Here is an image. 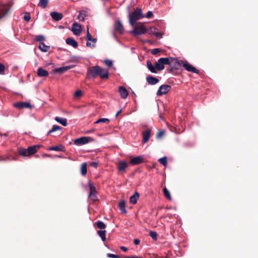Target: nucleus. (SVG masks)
Segmentation results:
<instances>
[{
	"instance_id": "dca6fc26",
	"label": "nucleus",
	"mask_w": 258,
	"mask_h": 258,
	"mask_svg": "<svg viewBox=\"0 0 258 258\" xmlns=\"http://www.w3.org/2000/svg\"><path fill=\"white\" fill-rule=\"evenodd\" d=\"M148 33L150 35H155L157 38H161L162 37L161 33L158 32V29L155 27H152L148 30Z\"/></svg>"
},
{
	"instance_id": "1a4fd4ad",
	"label": "nucleus",
	"mask_w": 258,
	"mask_h": 258,
	"mask_svg": "<svg viewBox=\"0 0 258 258\" xmlns=\"http://www.w3.org/2000/svg\"><path fill=\"white\" fill-rule=\"evenodd\" d=\"M118 172L121 174H124L126 172V169L128 166V164L125 161L120 160L117 164Z\"/></svg>"
},
{
	"instance_id": "39448f33",
	"label": "nucleus",
	"mask_w": 258,
	"mask_h": 258,
	"mask_svg": "<svg viewBox=\"0 0 258 258\" xmlns=\"http://www.w3.org/2000/svg\"><path fill=\"white\" fill-rule=\"evenodd\" d=\"M87 184L90 190L89 198L93 202L96 201L98 200V198L96 195L97 191L95 185L91 180L88 181Z\"/></svg>"
},
{
	"instance_id": "7c9ffc66",
	"label": "nucleus",
	"mask_w": 258,
	"mask_h": 258,
	"mask_svg": "<svg viewBox=\"0 0 258 258\" xmlns=\"http://www.w3.org/2000/svg\"><path fill=\"white\" fill-rule=\"evenodd\" d=\"M87 172V164L86 162L83 163L81 166V173L82 175H85Z\"/></svg>"
},
{
	"instance_id": "2eb2a0df",
	"label": "nucleus",
	"mask_w": 258,
	"mask_h": 258,
	"mask_svg": "<svg viewBox=\"0 0 258 258\" xmlns=\"http://www.w3.org/2000/svg\"><path fill=\"white\" fill-rule=\"evenodd\" d=\"M151 129H148L142 132L143 140L142 142L144 144L147 143L151 137Z\"/></svg>"
},
{
	"instance_id": "473e14b6",
	"label": "nucleus",
	"mask_w": 258,
	"mask_h": 258,
	"mask_svg": "<svg viewBox=\"0 0 258 258\" xmlns=\"http://www.w3.org/2000/svg\"><path fill=\"white\" fill-rule=\"evenodd\" d=\"M48 4V0H40L38 6L44 9L45 8Z\"/></svg>"
},
{
	"instance_id": "423d86ee",
	"label": "nucleus",
	"mask_w": 258,
	"mask_h": 258,
	"mask_svg": "<svg viewBox=\"0 0 258 258\" xmlns=\"http://www.w3.org/2000/svg\"><path fill=\"white\" fill-rule=\"evenodd\" d=\"M169 61L168 57H162L159 58L155 63V67L158 71H162L164 69V64H168Z\"/></svg>"
},
{
	"instance_id": "9b49d317",
	"label": "nucleus",
	"mask_w": 258,
	"mask_h": 258,
	"mask_svg": "<svg viewBox=\"0 0 258 258\" xmlns=\"http://www.w3.org/2000/svg\"><path fill=\"white\" fill-rule=\"evenodd\" d=\"M171 89V86L168 85H162L158 89L157 92V96H162L167 93Z\"/></svg>"
},
{
	"instance_id": "c85d7f7f",
	"label": "nucleus",
	"mask_w": 258,
	"mask_h": 258,
	"mask_svg": "<svg viewBox=\"0 0 258 258\" xmlns=\"http://www.w3.org/2000/svg\"><path fill=\"white\" fill-rule=\"evenodd\" d=\"M125 202L124 201H121L118 203L119 209H120L122 213L124 214L126 213V210H125Z\"/></svg>"
},
{
	"instance_id": "ea45409f",
	"label": "nucleus",
	"mask_w": 258,
	"mask_h": 258,
	"mask_svg": "<svg viewBox=\"0 0 258 258\" xmlns=\"http://www.w3.org/2000/svg\"><path fill=\"white\" fill-rule=\"evenodd\" d=\"M163 193H164L165 197L167 199H169V200L171 199V196H170V192H169V190L166 187H165L163 189Z\"/></svg>"
},
{
	"instance_id": "f704fd0d",
	"label": "nucleus",
	"mask_w": 258,
	"mask_h": 258,
	"mask_svg": "<svg viewBox=\"0 0 258 258\" xmlns=\"http://www.w3.org/2000/svg\"><path fill=\"white\" fill-rule=\"evenodd\" d=\"M87 16L86 12L84 11H80L78 16V18L81 21H84L85 17Z\"/></svg>"
},
{
	"instance_id": "4468645a",
	"label": "nucleus",
	"mask_w": 258,
	"mask_h": 258,
	"mask_svg": "<svg viewBox=\"0 0 258 258\" xmlns=\"http://www.w3.org/2000/svg\"><path fill=\"white\" fill-rule=\"evenodd\" d=\"M74 67V65H70L67 66L61 67L57 68H55L53 70L55 73L62 74L67 71L69 69L73 68Z\"/></svg>"
},
{
	"instance_id": "de8ad7c7",
	"label": "nucleus",
	"mask_w": 258,
	"mask_h": 258,
	"mask_svg": "<svg viewBox=\"0 0 258 258\" xmlns=\"http://www.w3.org/2000/svg\"><path fill=\"white\" fill-rule=\"evenodd\" d=\"M105 64L108 67H111L112 66V62L110 60H105Z\"/></svg>"
},
{
	"instance_id": "6e6d98bb",
	"label": "nucleus",
	"mask_w": 258,
	"mask_h": 258,
	"mask_svg": "<svg viewBox=\"0 0 258 258\" xmlns=\"http://www.w3.org/2000/svg\"><path fill=\"white\" fill-rule=\"evenodd\" d=\"M125 258H143V257L138 256H132L125 257Z\"/></svg>"
},
{
	"instance_id": "0eeeda50",
	"label": "nucleus",
	"mask_w": 258,
	"mask_h": 258,
	"mask_svg": "<svg viewBox=\"0 0 258 258\" xmlns=\"http://www.w3.org/2000/svg\"><path fill=\"white\" fill-rule=\"evenodd\" d=\"M181 63L183 67L188 72H192L193 73H195L198 74L199 73V71L196 69L195 67L192 66L189 63H188L187 61L181 60Z\"/></svg>"
},
{
	"instance_id": "2f4dec72",
	"label": "nucleus",
	"mask_w": 258,
	"mask_h": 258,
	"mask_svg": "<svg viewBox=\"0 0 258 258\" xmlns=\"http://www.w3.org/2000/svg\"><path fill=\"white\" fill-rule=\"evenodd\" d=\"M8 12V10L5 6H3L0 9V19L4 17Z\"/></svg>"
},
{
	"instance_id": "9d476101",
	"label": "nucleus",
	"mask_w": 258,
	"mask_h": 258,
	"mask_svg": "<svg viewBox=\"0 0 258 258\" xmlns=\"http://www.w3.org/2000/svg\"><path fill=\"white\" fill-rule=\"evenodd\" d=\"M168 65L171 68L174 69H178L180 66H182L181 61L179 62L177 59L173 57H168Z\"/></svg>"
},
{
	"instance_id": "864d4df0",
	"label": "nucleus",
	"mask_w": 258,
	"mask_h": 258,
	"mask_svg": "<svg viewBox=\"0 0 258 258\" xmlns=\"http://www.w3.org/2000/svg\"><path fill=\"white\" fill-rule=\"evenodd\" d=\"M134 242L136 245H138L140 243V240L138 239H135L134 240Z\"/></svg>"
},
{
	"instance_id": "603ef678",
	"label": "nucleus",
	"mask_w": 258,
	"mask_h": 258,
	"mask_svg": "<svg viewBox=\"0 0 258 258\" xmlns=\"http://www.w3.org/2000/svg\"><path fill=\"white\" fill-rule=\"evenodd\" d=\"M164 134V132L162 131H160L157 135V138H160V137H161L163 134Z\"/></svg>"
},
{
	"instance_id": "a211bd4d",
	"label": "nucleus",
	"mask_w": 258,
	"mask_h": 258,
	"mask_svg": "<svg viewBox=\"0 0 258 258\" xmlns=\"http://www.w3.org/2000/svg\"><path fill=\"white\" fill-rule=\"evenodd\" d=\"M144 161V158L141 156H138L131 159L130 161L132 165H138Z\"/></svg>"
},
{
	"instance_id": "20e7f679",
	"label": "nucleus",
	"mask_w": 258,
	"mask_h": 258,
	"mask_svg": "<svg viewBox=\"0 0 258 258\" xmlns=\"http://www.w3.org/2000/svg\"><path fill=\"white\" fill-rule=\"evenodd\" d=\"M147 31V29L143 24H139L135 26L134 30L130 31V33L135 36H139L144 34Z\"/></svg>"
},
{
	"instance_id": "4c0bfd02",
	"label": "nucleus",
	"mask_w": 258,
	"mask_h": 258,
	"mask_svg": "<svg viewBox=\"0 0 258 258\" xmlns=\"http://www.w3.org/2000/svg\"><path fill=\"white\" fill-rule=\"evenodd\" d=\"M61 127L57 125H53L52 128L48 132V135H50L51 133L54 132L57 130H60Z\"/></svg>"
},
{
	"instance_id": "72a5a7b5",
	"label": "nucleus",
	"mask_w": 258,
	"mask_h": 258,
	"mask_svg": "<svg viewBox=\"0 0 258 258\" xmlns=\"http://www.w3.org/2000/svg\"><path fill=\"white\" fill-rule=\"evenodd\" d=\"M99 236L101 238L103 241H105L106 240V231L105 230H99L97 232Z\"/></svg>"
},
{
	"instance_id": "bf43d9fd",
	"label": "nucleus",
	"mask_w": 258,
	"mask_h": 258,
	"mask_svg": "<svg viewBox=\"0 0 258 258\" xmlns=\"http://www.w3.org/2000/svg\"><path fill=\"white\" fill-rule=\"evenodd\" d=\"M4 136H7V135L6 134H4Z\"/></svg>"
},
{
	"instance_id": "3c124183",
	"label": "nucleus",
	"mask_w": 258,
	"mask_h": 258,
	"mask_svg": "<svg viewBox=\"0 0 258 258\" xmlns=\"http://www.w3.org/2000/svg\"><path fill=\"white\" fill-rule=\"evenodd\" d=\"M90 166L94 168H97L98 167V163L96 162H92L90 164Z\"/></svg>"
},
{
	"instance_id": "5701e85b",
	"label": "nucleus",
	"mask_w": 258,
	"mask_h": 258,
	"mask_svg": "<svg viewBox=\"0 0 258 258\" xmlns=\"http://www.w3.org/2000/svg\"><path fill=\"white\" fill-rule=\"evenodd\" d=\"M37 74L39 77H47L49 75L48 72L46 70L41 67L38 69Z\"/></svg>"
},
{
	"instance_id": "09e8293b",
	"label": "nucleus",
	"mask_w": 258,
	"mask_h": 258,
	"mask_svg": "<svg viewBox=\"0 0 258 258\" xmlns=\"http://www.w3.org/2000/svg\"><path fill=\"white\" fill-rule=\"evenodd\" d=\"M160 52L159 48H155L152 50V54L155 55Z\"/></svg>"
},
{
	"instance_id": "bb28decb",
	"label": "nucleus",
	"mask_w": 258,
	"mask_h": 258,
	"mask_svg": "<svg viewBox=\"0 0 258 258\" xmlns=\"http://www.w3.org/2000/svg\"><path fill=\"white\" fill-rule=\"evenodd\" d=\"M139 198V194L135 192V194L131 197L130 199V202L131 204H135L137 203V201Z\"/></svg>"
},
{
	"instance_id": "e433bc0d",
	"label": "nucleus",
	"mask_w": 258,
	"mask_h": 258,
	"mask_svg": "<svg viewBox=\"0 0 258 258\" xmlns=\"http://www.w3.org/2000/svg\"><path fill=\"white\" fill-rule=\"evenodd\" d=\"M101 122L108 123L109 122V119L106 118H99L95 122V123L97 124Z\"/></svg>"
},
{
	"instance_id": "6e6552de",
	"label": "nucleus",
	"mask_w": 258,
	"mask_h": 258,
	"mask_svg": "<svg viewBox=\"0 0 258 258\" xmlns=\"http://www.w3.org/2000/svg\"><path fill=\"white\" fill-rule=\"evenodd\" d=\"M86 40L87 41L86 46L89 47L93 48L95 46L97 41L96 38H93L89 33V29H87V36Z\"/></svg>"
},
{
	"instance_id": "a18cd8bd",
	"label": "nucleus",
	"mask_w": 258,
	"mask_h": 258,
	"mask_svg": "<svg viewBox=\"0 0 258 258\" xmlns=\"http://www.w3.org/2000/svg\"><path fill=\"white\" fill-rule=\"evenodd\" d=\"M107 257L110 258H118V256L112 253H108L107 254Z\"/></svg>"
},
{
	"instance_id": "4d7b16f0",
	"label": "nucleus",
	"mask_w": 258,
	"mask_h": 258,
	"mask_svg": "<svg viewBox=\"0 0 258 258\" xmlns=\"http://www.w3.org/2000/svg\"><path fill=\"white\" fill-rule=\"evenodd\" d=\"M121 110L120 109V110H119L118 111H117V113H116V114H115V117H116V118L118 117V115H119V113L121 112Z\"/></svg>"
},
{
	"instance_id": "b1692460",
	"label": "nucleus",
	"mask_w": 258,
	"mask_h": 258,
	"mask_svg": "<svg viewBox=\"0 0 258 258\" xmlns=\"http://www.w3.org/2000/svg\"><path fill=\"white\" fill-rule=\"evenodd\" d=\"M66 43L67 44L72 46L74 48H77L78 47L77 42L72 38H68L66 39Z\"/></svg>"
},
{
	"instance_id": "5fc2aeb1",
	"label": "nucleus",
	"mask_w": 258,
	"mask_h": 258,
	"mask_svg": "<svg viewBox=\"0 0 258 258\" xmlns=\"http://www.w3.org/2000/svg\"><path fill=\"white\" fill-rule=\"evenodd\" d=\"M120 248L123 250V251H126L127 250V248L124 246H120Z\"/></svg>"
},
{
	"instance_id": "49530a36",
	"label": "nucleus",
	"mask_w": 258,
	"mask_h": 258,
	"mask_svg": "<svg viewBox=\"0 0 258 258\" xmlns=\"http://www.w3.org/2000/svg\"><path fill=\"white\" fill-rule=\"evenodd\" d=\"M153 16V14L151 11H148L146 14V17L148 18H151Z\"/></svg>"
},
{
	"instance_id": "c756f323",
	"label": "nucleus",
	"mask_w": 258,
	"mask_h": 258,
	"mask_svg": "<svg viewBox=\"0 0 258 258\" xmlns=\"http://www.w3.org/2000/svg\"><path fill=\"white\" fill-rule=\"evenodd\" d=\"M39 48L42 52H47L50 48L49 46L45 45L43 42H40L39 45Z\"/></svg>"
},
{
	"instance_id": "6ab92c4d",
	"label": "nucleus",
	"mask_w": 258,
	"mask_h": 258,
	"mask_svg": "<svg viewBox=\"0 0 258 258\" xmlns=\"http://www.w3.org/2000/svg\"><path fill=\"white\" fill-rule=\"evenodd\" d=\"M118 92L121 98L122 99H125L128 96V92L123 86H120L119 87Z\"/></svg>"
},
{
	"instance_id": "8fccbe9b",
	"label": "nucleus",
	"mask_w": 258,
	"mask_h": 258,
	"mask_svg": "<svg viewBox=\"0 0 258 258\" xmlns=\"http://www.w3.org/2000/svg\"><path fill=\"white\" fill-rule=\"evenodd\" d=\"M5 69V66L3 64L0 63V74L3 73L4 72Z\"/></svg>"
},
{
	"instance_id": "7ed1b4c3",
	"label": "nucleus",
	"mask_w": 258,
	"mask_h": 258,
	"mask_svg": "<svg viewBox=\"0 0 258 258\" xmlns=\"http://www.w3.org/2000/svg\"><path fill=\"white\" fill-rule=\"evenodd\" d=\"M39 146L37 145L30 146L27 149L19 148L18 149L19 154L24 157L29 156L35 154L37 151Z\"/></svg>"
},
{
	"instance_id": "f3484780",
	"label": "nucleus",
	"mask_w": 258,
	"mask_h": 258,
	"mask_svg": "<svg viewBox=\"0 0 258 258\" xmlns=\"http://www.w3.org/2000/svg\"><path fill=\"white\" fill-rule=\"evenodd\" d=\"M72 30L75 35H79L82 31L81 26L76 22L72 25Z\"/></svg>"
},
{
	"instance_id": "f257e3e1",
	"label": "nucleus",
	"mask_w": 258,
	"mask_h": 258,
	"mask_svg": "<svg viewBox=\"0 0 258 258\" xmlns=\"http://www.w3.org/2000/svg\"><path fill=\"white\" fill-rule=\"evenodd\" d=\"M98 76H99L102 79L108 78V72L103 70L98 66L90 67L88 69L87 73L88 78H95Z\"/></svg>"
},
{
	"instance_id": "393cba45",
	"label": "nucleus",
	"mask_w": 258,
	"mask_h": 258,
	"mask_svg": "<svg viewBox=\"0 0 258 258\" xmlns=\"http://www.w3.org/2000/svg\"><path fill=\"white\" fill-rule=\"evenodd\" d=\"M48 150L50 151H63L64 150V147L62 145L60 144L57 146L50 147Z\"/></svg>"
},
{
	"instance_id": "a878e982",
	"label": "nucleus",
	"mask_w": 258,
	"mask_h": 258,
	"mask_svg": "<svg viewBox=\"0 0 258 258\" xmlns=\"http://www.w3.org/2000/svg\"><path fill=\"white\" fill-rule=\"evenodd\" d=\"M54 119L56 121L59 123L64 126H66L67 124V119L65 118L56 116L54 118Z\"/></svg>"
},
{
	"instance_id": "58836bf2",
	"label": "nucleus",
	"mask_w": 258,
	"mask_h": 258,
	"mask_svg": "<svg viewBox=\"0 0 258 258\" xmlns=\"http://www.w3.org/2000/svg\"><path fill=\"white\" fill-rule=\"evenodd\" d=\"M159 162L164 166H166L167 164V161L166 157H163L159 159Z\"/></svg>"
},
{
	"instance_id": "4be33fe9",
	"label": "nucleus",
	"mask_w": 258,
	"mask_h": 258,
	"mask_svg": "<svg viewBox=\"0 0 258 258\" xmlns=\"http://www.w3.org/2000/svg\"><path fill=\"white\" fill-rule=\"evenodd\" d=\"M147 81L149 84L154 85L159 82V80L152 76H149L147 77Z\"/></svg>"
},
{
	"instance_id": "13d9d810",
	"label": "nucleus",
	"mask_w": 258,
	"mask_h": 258,
	"mask_svg": "<svg viewBox=\"0 0 258 258\" xmlns=\"http://www.w3.org/2000/svg\"><path fill=\"white\" fill-rule=\"evenodd\" d=\"M3 160V159L2 158L0 157V161Z\"/></svg>"
},
{
	"instance_id": "cd10ccee",
	"label": "nucleus",
	"mask_w": 258,
	"mask_h": 258,
	"mask_svg": "<svg viewBox=\"0 0 258 258\" xmlns=\"http://www.w3.org/2000/svg\"><path fill=\"white\" fill-rule=\"evenodd\" d=\"M147 67L149 71L153 73H157L156 68L154 67L150 60H148L147 61Z\"/></svg>"
},
{
	"instance_id": "37998d69",
	"label": "nucleus",
	"mask_w": 258,
	"mask_h": 258,
	"mask_svg": "<svg viewBox=\"0 0 258 258\" xmlns=\"http://www.w3.org/2000/svg\"><path fill=\"white\" fill-rule=\"evenodd\" d=\"M44 39L45 38L43 35H38L35 38V40L39 42L43 41Z\"/></svg>"
},
{
	"instance_id": "f8f14e48",
	"label": "nucleus",
	"mask_w": 258,
	"mask_h": 258,
	"mask_svg": "<svg viewBox=\"0 0 258 258\" xmlns=\"http://www.w3.org/2000/svg\"><path fill=\"white\" fill-rule=\"evenodd\" d=\"M89 142V138L86 137H83L75 139L74 141V143L76 145L81 146L85 145Z\"/></svg>"
},
{
	"instance_id": "a19ab883",
	"label": "nucleus",
	"mask_w": 258,
	"mask_h": 258,
	"mask_svg": "<svg viewBox=\"0 0 258 258\" xmlns=\"http://www.w3.org/2000/svg\"><path fill=\"white\" fill-rule=\"evenodd\" d=\"M149 235L154 239L157 240V234L155 231H151L149 233Z\"/></svg>"
},
{
	"instance_id": "79ce46f5",
	"label": "nucleus",
	"mask_w": 258,
	"mask_h": 258,
	"mask_svg": "<svg viewBox=\"0 0 258 258\" xmlns=\"http://www.w3.org/2000/svg\"><path fill=\"white\" fill-rule=\"evenodd\" d=\"M82 92L80 90H78L76 91L74 94V96L75 98H79L82 96Z\"/></svg>"
},
{
	"instance_id": "f03ea898",
	"label": "nucleus",
	"mask_w": 258,
	"mask_h": 258,
	"mask_svg": "<svg viewBox=\"0 0 258 258\" xmlns=\"http://www.w3.org/2000/svg\"><path fill=\"white\" fill-rule=\"evenodd\" d=\"M144 17L142 10L140 9H136L132 13L129 14L130 23L134 26L136 21Z\"/></svg>"
},
{
	"instance_id": "ddd939ff",
	"label": "nucleus",
	"mask_w": 258,
	"mask_h": 258,
	"mask_svg": "<svg viewBox=\"0 0 258 258\" xmlns=\"http://www.w3.org/2000/svg\"><path fill=\"white\" fill-rule=\"evenodd\" d=\"M13 106L19 109L24 108H30L31 107V105L30 103L27 102H18L14 103Z\"/></svg>"
},
{
	"instance_id": "aec40b11",
	"label": "nucleus",
	"mask_w": 258,
	"mask_h": 258,
	"mask_svg": "<svg viewBox=\"0 0 258 258\" xmlns=\"http://www.w3.org/2000/svg\"><path fill=\"white\" fill-rule=\"evenodd\" d=\"M114 29L116 31L120 33H122L123 32L124 29L123 25L119 20H117L115 21L114 24Z\"/></svg>"
},
{
	"instance_id": "412c9836",
	"label": "nucleus",
	"mask_w": 258,
	"mask_h": 258,
	"mask_svg": "<svg viewBox=\"0 0 258 258\" xmlns=\"http://www.w3.org/2000/svg\"><path fill=\"white\" fill-rule=\"evenodd\" d=\"M50 16L52 17V19L58 21L62 19L63 18V16L62 14L56 12H52L50 13Z\"/></svg>"
},
{
	"instance_id": "c03bdc74",
	"label": "nucleus",
	"mask_w": 258,
	"mask_h": 258,
	"mask_svg": "<svg viewBox=\"0 0 258 258\" xmlns=\"http://www.w3.org/2000/svg\"><path fill=\"white\" fill-rule=\"evenodd\" d=\"M24 19L27 22L29 21L31 19L30 14L29 13L26 14L24 16Z\"/></svg>"
},
{
	"instance_id": "c9c22d12",
	"label": "nucleus",
	"mask_w": 258,
	"mask_h": 258,
	"mask_svg": "<svg viewBox=\"0 0 258 258\" xmlns=\"http://www.w3.org/2000/svg\"><path fill=\"white\" fill-rule=\"evenodd\" d=\"M95 224L97 227L99 229H103L106 227V225L101 221H98Z\"/></svg>"
}]
</instances>
